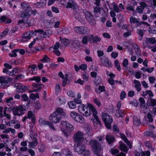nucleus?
<instances>
[{
    "label": "nucleus",
    "mask_w": 156,
    "mask_h": 156,
    "mask_svg": "<svg viewBox=\"0 0 156 156\" xmlns=\"http://www.w3.org/2000/svg\"><path fill=\"white\" fill-rule=\"evenodd\" d=\"M87 107L88 108L89 110L85 111V109L86 108V106L83 104H80L78 107L79 112L83 115L86 116H90L91 114V112H92L96 122V123L94 119H91L94 125L95 126H97L98 123L101 125V123L97 116L98 113L95 108L92 104L89 103L87 104Z\"/></svg>",
    "instance_id": "nucleus-1"
},
{
    "label": "nucleus",
    "mask_w": 156,
    "mask_h": 156,
    "mask_svg": "<svg viewBox=\"0 0 156 156\" xmlns=\"http://www.w3.org/2000/svg\"><path fill=\"white\" fill-rule=\"evenodd\" d=\"M89 143L93 150L94 156H102L101 152L103 150V148H101L100 144L98 141L91 140L89 141Z\"/></svg>",
    "instance_id": "nucleus-2"
},
{
    "label": "nucleus",
    "mask_w": 156,
    "mask_h": 156,
    "mask_svg": "<svg viewBox=\"0 0 156 156\" xmlns=\"http://www.w3.org/2000/svg\"><path fill=\"white\" fill-rule=\"evenodd\" d=\"M61 124L62 126L61 130L64 136L66 137L68 136V135L66 131L71 132L74 129L73 126L66 121H61Z\"/></svg>",
    "instance_id": "nucleus-3"
},
{
    "label": "nucleus",
    "mask_w": 156,
    "mask_h": 156,
    "mask_svg": "<svg viewBox=\"0 0 156 156\" xmlns=\"http://www.w3.org/2000/svg\"><path fill=\"white\" fill-rule=\"evenodd\" d=\"M101 118L105 123L107 128L108 129L111 128V124L113 120L112 117L105 113H102Z\"/></svg>",
    "instance_id": "nucleus-4"
},
{
    "label": "nucleus",
    "mask_w": 156,
    "mask_h": 156,
    "mask_svg": "<svg viewBox=\"0 0 156 156\" xmlns=\"http://www.w3.org/2000/svg\"><path fill=\"white\" fill-rule=\"evenodd\" d=\"M61 119V117L60 115L55 112L52 113L49 117L50 122L54 124L58 123Z\"/></svg>",
    "instance_id": "nucleus-5"
},
{
    "label": "nucleus",
    "mask_w": 156,
    "mask_h": 156,
    "mask_svg": "<svg viewBox=\"0 0 156 156\" xmlns=\"http://www.w3.org/2000/svg\"><path fill=\"white\" fill-rule=\"evenodd\" d=\"M24 107V106L20 105L13 108L12 110L13 114L15 116H20L25 110Z\"/></svg>",
    "instance_id": "nucleus-6"
},
{
    "label": "nucleus",
    "mask_w": 156,
    "mask_h": 156,
    "mask_svg": "<svg viewBox=\"0 0 156 156\" xmlns=\"http://www.w3.org/2000/svg\"><path fill=\"white\" fill-rule=\"evenodd\" d=\"M112 63L110 62L108 58L106 57H101L100 58V65L108 67H112Z\"/></svg>",
    "instance_id": "nucleus-7"
},
{
    "label": "nucleus",
    "mask_w": 156,
    "mask_h": 156,
    "mask_svg": "<svg viewBox=\"0 0 156 156\" xmlns=\"http://www.w3.org/2000/svg\"><path fill=\"white\" fill-rule=\"evenodd\" d=\"M73 139L75 142L79 143L84 139L83 133L80 131H78L74 135Z\"/></svg>",
    "instance_id": "nucleus-8"
},
{
    "label": "nucleus",
    "mask_w": 156,
    "mask_h": 156,
    "mask_svg": "<svg viewBox=\"0 0 156 156\" xmlns=\"http://www.w3.org/2000/svg\"><path fill=\"white\" fill-rule=\"evenodd\" d=\"M74 30L78 34H85L88 32V29L84 27H76L74 29Z\"/></svg>",
    "instance_id": "nucleus-9"
},
{
    "label": "nucleus",
    "mask_w": 156,
    "mask_h": 156,
    "mask_svg": "<svg viewBox=\"0 0 156 156\" xmlns=\"http://www.w3.org/2000/svg\"><path fill=\"white\" fill-rule=\"evenodd\" d=\"M11 80L10 78L6 76H0V83L2 86L7 85Z\"/></svg>",
    "instance_id": "nucleus-10"
},
{
    "label": "nucleus",
    "mask_w": 156,
    "mask_h": 156,
    "mask_svg": "<svg viewBox=\"0 0 156 156\" xmlns=\"http://www.w3.org/2000/svg\"><path fill=\"white\" fill-rule=\"evenodd\" d=\"M140 6L137 7L136 8V11L140 14H142L144 8L147 7V5L144 2H140Z\"/></svg>",
    "instance_id": "nucleus-11"
},
{
    "label": "nucleus",
    "mask_w": 156,
    "mask_h": 156,
    "mask_svg": "<svg viewBox=\"0 0 156 156\" xmlns=\"http://www.w3.org/2000/svg\"><path fill=\"white\" fill-rule=\"evenodd\" d=\"M30 141H28L29 143L28 147L30 148H33L36 146L38 144L37 139L35 137L31 138Z\"/></svg>",
    "instance_id": "nucleus-12"
},
{
    "label": "nucleus",
    "mask_w": 156,
    "mask_h": 156,
    "mask_svg": "<svg viewBox=\"0 0 156 156\" xmlns=\"http://www.w3.org/2000/svg\"><path fill=\"white\" fill-rule=\"evenodd\" d=\"M66 7L67 8H70L73 9L75 11H77L78 7L76 3L73 0H69L67 2Z\"/></svg>",
    "instance_id": "nucleus-13"
},
{
    "label": "nucleus",
    "mask_w": 156,
    "mask_h": 156,
    "mask_svg": "<svg viewBox=\"0 0 156 156\" xmlns=\"http://www.w3.org/2000/svg\"><path fill=\"white\" fill-rule=\"evenodd\" d=\"M75 146V150L79 154H82L85 150V146L84 145L80 144Z\"/></svg>",
    "instance_id": "nucleus-14"
},
{
    "label": "nucleus",
    "mask_w": 156,
    "mask_h": 156,
    "mask_svg": "<svg viewBox=\"0 0 156 156\" xmlns=\"http://www.w3.org/2000/svg\"><path fill=\"white\" fill-rule=\"evenodd\" d=\"M33 34V33L31 32L27 31L24 34H23L21 36L23 39L24 41H27L30 39Z\"/></svg>",
    "instance_id": "nucleus-15"
},
{
    "label": "nucleus",
    "mask_w": 156,
    "mask_h": 156,
    "mask_svg": "<svg viewBox=\"0 0 156 156\" xmlns=\"http://www.w3.org/2000/svg\"><path fill=\"white\" fill-rule=\"evenodd\" d=\"M120 136L121 138L127 144L129 148L131 149L132 147V143L128 140L124 134H121Z\"/></svg>",
    "instance_id": "nucleus-16"
},
{
    "label": "nucleus",
    "mask_w": 156,
    "mask_h": 156,
    "mask_svg": "<svg viewBox=\"0 0 156 156\" xmlns=\"http://www.w3.org/2000/svg\"><path fill=\"white\" fill-rule=\"evenodd\" d=\"M120 143L119 149L121 151L127 153L128 151V148L126 145L124 143L120 142Z\"/></svg>",
    "instance_id": "nucleus-17"
},
{
    "label": "nucleus",
    "mask_w": 156,
    "mask_h": 156,
    "mask_svg": "<svg viewBox=\"0 0 156 156\" xmlns=\"http://www.w3.org/2000/svg\"><path fill=\"white\" fill-rule=\"evenodd\" d=\"M54 112H56L58 114L60 115L61 116H62L63 117L64 116V117L66 116V115L64 111V110L62 108L58 107L56 109L55 111Z\"/></svg>",
    "instance_id": "nucleus-18"
},
{
    "label": "nucleus",
    "mask_w": 156,
    "mask_h": 156,
    "mask_svg": "<svg viewBox=\"0 0 156 156\" xmlns=\"http://www.w3.org/2000/svg\"><path fill=\"white\" fill-rule=\"evenodd\" d=\"M46 3V0H41L39 2H37L34 5L37 8H41L45 6Z\"/></svg>",
    "instance_id": "nucleus-19"
},
{
    "label": "nucleus",
    "mask_w": 156,
    "mask_h": 156,
    "mask_svg": "<svg viewBox=\"0 0 156 156\" xmlns=\"http://www.w3.org/2000/svg\"><path fill=\"white\" fill-rule=\"evenodd\" d=\"M31 8H30V10L27 9L24 10L21 14V17L23 18L30 16H31Z\"/></svg>",
    "instance_id": "nucleus-20"
},
{
    "label": "nucleus",
    "mask_w": 156,
    "mask_h": 156,
    "mask_svg": "<svg viewBox=\"0 0 156 156\" xmlns=\"http://www.w3.org/2000/svg\"><path fill=\"white\" fill-rule=\"evenodd\" d=\"M106 140L109 144L113 143L115 140L114 136L111 135H107L106 136Z\"/></svg>",
    "instance_id": "nucleus-21"
},
{
    "label": "nucleus",
    "mask_w": 156,
    "mask_h": 156,
    "mask_svg": "<svg viewBox=\"0 0 156 156\" xmlns=\"http://www.w3.org/2000/svg\"><path fill=\"white\" fill-rule=\"evenodd\" d=\"M89 41L90 42H91V40H92L93 42H99L101 40V38L98 36L94 37L93 35H91L89 36Z\"/></svg>",
    "instance_id": "nucleus-22"
},
{
    "label": "nucleus",
    "mask_w": 156,
    "mask_h": 156,
    "mask_svg": "<svg viewBox=\"0 0 156 156\" xmlns=\"http://www.w3.org/2000/svg\"><path fill=\"white\" fill-rule=\"evenodd\" d=\"M133 83L135 84V87L138 92L140 91L141 89V85L139 80H134Z\"/></svg>",
    "instance_id": "nucleus-23"
},
{
    "label": "nucleus",
    "mask_w": 156,
    "mask_h": 156,
    "mask_svg": "<svg viewBox=\"0 0 156 156\" xmlns=\"http://www.w3.org/2000/svg\"><path fill=\"white\" fill-rule=\"evenodd\" d=\"M43 86V84H38L36 83H34L33 84V87L34 88H36L34 90H33L31 91V92L34 91H38L40 90L41 87V86Z\"/></svg>",
    "instance_id": "nucleus-24"
},
{
    "label": "nucleus",
    "mask_w": 156,
    "mask_h": 156,
    "mask_svg": "<svg viewBox=\"0 0 156 156\" xmlns=\"http://www.w3.org/2000/svg\"><path fill=\"white\" fill-rule=\"evenodd\" d=\"M20 6H21V9L24 10L27 9L30 10V8H31L30 6L29 5L25 2L21 3Z\"/></svg>",
    "instance_id": "nucleus-25"
},
{
    "label": "nucleus",
    "mask_w": 156,
    "mask_h": 156,
    "mask_svg": "<svg viewBox=\"0 0 156 156\" xmlns=\"http://www.w3.org/2000/svg\"><path fill=\"white\" fill-rule=\"evenodd\" d=\"M146 42H146V44L144 43V44L145 45H147V44H148V43L151 44H154L156 43V40L154 37L147 38H146Z\"/></svg>",
    "instance_id": "nucleus-26"
},
{
    "label": "nucleus",
    "mask_w": 156,
    "mask_h": 156,
    "mask_svg": "<svg viewBox=\"0 0 156 156\" xmlns=\"http://www.w3.org/2000/svg\"><path fill=\"white\" fill-rule=\"evenodd\" d=\"M72 45L74 48L76 49H78L80 46V43L77 40H74L73 42Z\"/></svg>",
    "instance_id": "nucleus-27"
},
{
    "label": "nucleus",
    "mask_w": 156,
    "mask_h": 156,
    "mask_svg": "<svg viewBox=\"0 0 156 156\" xmlns=\"http://www.w3.org/2000/svg\"><path fill=\"white\" fill-rule=\"evenodd\" d=\"M28 88L26 86L22 85V84L20 86V87L18 90V93H23L28 90Z\"/></svg>",
    "instance_id": "nucleus-28"
},
{
    "label": "nucleus",
    "mask_w": 156,
    "mask_h": 156,
    "mask_svg": "<svg viewBox=\"0 0 156 156\" xmlns=\"http://www.w3.org/2000/svg\"><path fill=\"white\" fill-rule=\"evenodd\" d=\"M75 120L81 123H83L85 122V120L83 117L79 114L77 115Z\"/></svg>",
    "instance_id": "nucleus-29"
},
{
    "label": "nucleus",
    "mask_w": 156,
    "mask_h": 156,
    "mask_svg": "<svg viewBox=\"0 0 156 156\" xmlns=\"http://www.w3.org/2000/svg\"><path fill=\"white\" fill-rule=\"evenodd\" d=\"M133 124L136 126H139L141 124L140 119L138 118L136 116H134V117Z\"/></svg>",
    "instance_id": "nucleus-30"
},
{
    "label": "nucleus",
    "mask_w": 156,
    "mask_h": 156,
    "mask_svg": "<svg viewBox=\"0 0 156 156\" xmlns=\"http://www.w3.org/2000/svg\"><path fill=\"white\" fill-rule=\"evenodd\" d=\"M143 46L144 48L147 47L149 49H151V51L154 52H156V47L151 46L150 44L147 45L144 44V43H143Z\"/></svg>",
    "instance_id": "nucleus-31"
},
{
    "label": "nucleus",
    "mask_w": 156,
    "mask_h": 156,
    "mask_svg": "<svg viewBox=\"0 0 156 156\" xmlns=\"http://www.w3.org/2000/svg\"><path fill=\"white\" fill-rule=\"evenodd\" d=\"M86 17L87 20L90 22L93 21L94 20L93 16L91 15V13L89 12H87L86 14Z\"/></svg>",
    "instance_id": "nucleus-32"
},
{
    "label": "nucleus",
    "mask_w": 156,
    "mask_h": 156,
    "mask_svg": "<svg viewBox=\"0 0 156 156\" xmlns=\"http://www.w3.org/2000/svg\"><path fill=\"white\" fill-rule=\"evenodd\" d=\"M69 107L71 109H74L76 107V102L74 101H72L68 102Z\"/></svg>",
    "instance_id": "nucleus-33"
},
{
    "label": "nucleus",
    "mask_w": 156,
    "mask_h": 156,
    "mask_svg": "<svg viewBox=\"0 0 156 156\" xmlns=\"http://www.w3.org/2000/svg\"><path fill=\"white\" fill-rule=\"evenodd\" d=\"M40 124L41 125H48L49 123V122L46 121L45 120L42 118L40 119L39 120Z\"/></svg>",
    "instance_id": "nucleus-34"
},
{
    "label": "nucleus",
    "mask_w": 156,
    "mask_h": 156,
    "mask_svg": "<svg viewBox=\"0 0 156 156\" xmlns=\"http://www.w3.org/2000/svg\"><path fill=\"white\" fill-rule=\"evenodd\" d=\"M20 72V70L18 68H14L11 71V76L15 75L16 74L19 73Z\"/></svg>",
    "instance_id": "nucleus-35"
},
{
    "label": "nucleus",
    "mask_w": 156,
    "mask_h": 156,
    "mask_svg": "<svg viewBox=\"0 0 156 156\" xmlns=\"http://www.w3.org/2000/svg\"><path fill=\"white\" fill-rule=\"evenodd\" d=\"M34 108L37 110H39L41 107V105L38 101L35 102L34 105Z\"/></svg>",
    "instance_id": "nucleus-36"
},
{
    "label": "nucleus",
    "mask_w": 156,
    "mask_h": 156,
    "mask_svg": "<svg viewBox=\"0 0 156 156\" xmlns=\"http://www.w3.org/2000/svg\"><path fill=\"white\" fill-rule=\"evenodd\" d=\"M51 34V31L50 30H46L44 32L43 35L44 37L46 38L47 37H49Z\"/></svg>",
    "instance_id": "nucleus-37"
},
{
    "label": "nucleus",
    "mask_w": 156,
    "mask_h": 156,
    "mask_svg": "<svg viewBox=\"0 0 156 156\" xmlns=\"http://www.w3.org/2000/svg\"><path fill=\"white\" fill-rule=\"evenodd\" d=\"M138 22V20L135 17H131L129 18L130 23H136Z\"/></svg>",
    "instance_id": "nucleus-38"
},
{
    "label": "nucleus",
    "mask_w": 156,
    "mask_h": 156,
    "mask_svg": "<svg viewBox=\"0 0 156 156\" xmlns=\"http://www.w3.org/2000/svg\"><path fill=\"white\" fill-rule=\"evenodd\" d=\"M113 5V9L114 11L116 13H118L120 11V9H119V6L116 5L114 2L112 3Z\"/></svg>",
    "instance_id": "nucleus-39"
},
{
    "label": "nucleus",
    "mask_w": 156,
    "mask_h": 156,
    "mask_svg": "<svg viewBox=\"0 0 156 156\" xmlns=\"http://www.w3.org/2000/svg\"><path fill=\"white\" fill-rule=\"evenodd\" d=\"M116 112L119 115L118 117H122L125 115V114L124 113V111H122L120 109H117Z\"/></svg>",
    "instance_id": "nucleus-40"
},
{
    "label": "nucleus",
    "mask_w": 156,
    "mask_h": 156,
    "mask_svg": "<svg viewBox=\"0 0 156 156\" xmlns=\"http://www.w3.org/2000/svg\"><path fill=\"white\" fill-rule=\"evenodd\" d=\"M61 43L66 46L69 45L70 44L69 40L66 38L61 40Z\"/></svg>",
    "instance_id": "nucleus-41"
},
{
    "label": "nucleus",
    "mask_w": 156,
    "mask_h": 156,
    "mask_svg": "<svg viewBox=\"0 0 156 156\" xmlns=\"http://www.w3.org/2000/svg\"><path fill=\"white\" fill-rule=\"evenodd\" d=\"M150 105L152 107H154L156 105V99L153 98H150Z\"/></svg>",
    "instance_id": "nucleus-42"
},
{
    "label": "nucleus",
    "mask_w": 156,
    "mask_h": 156,
    "mask_svg": "<svg viewBox=\"0 0 156 156\" xmlns=\"http://www.w3.org/2000/svg\"><path fill=\"white\" fill-rule=\"evenodd\" d=\"M114 65L115 67L117 68V69L119 71L121 70V69L120 64L119 62V61L117 59H116L114 62Z\"/></svg>",
    "instance_id": "nucleus-43"
},
{
    "label": "nucleus",
    "mask_w": 156,
    "mask_h": 156,
    "mask_svg": "<svg viewBox=\"0 0 156 156\" xmlns=\"http://www.w3.org/2000/svg\"><path fill=\"white\" fill-rule=\"evenodd\" d=\"M40 77L38 76H35L29 79L30 81L34 80L37 83H39L41 80Z\"/></svg>",
    "instance_id": "nucleus-44"
},
{
    "label": "nucleus",
    "mask_w": 156,
    "mask_h": 156,
    "mask_svg": "<svg viewBox=\"0 0 156 156\" xmlns=\"http://www.w3.org/2000/svg\"><path fill=\"white\" fill-rule=\"evenodd\" d=\"M28 118L33 120L34 118V115L31 111H28L27 113Z\"/></svg>",
    "instance_id": "nucleus-45"
},
{
    "label": "nucleus",
    "mask_w": 156,
    "mask_h": 156,
    "mask_svg": "<svg viewBox=\"0 0 156 156\" xmlns=\"http://www.w3.org/2000/svg\"><path fill=\"white\" fill-rule=\"evenodd\" d=\"M126 9L128 11H131L132 12H134L135 11L134 9V7L132 5L129 4L127 5Z\"/></svg>",
    "instance_id": "nucleus-46"
},
{
    "label": "nucleus",
    "mask_w": 156,
    "mask_h": 156,
    "mask_svg": "<svg viewBox=\"0 0 156 156\" xmlns=\"http://www.w3.org/2000/svg\"><path fill=\"white\" fill-rule=\"evenodd\" d=\"M99 91L96 90V92L97 93H100L101 92L105 91V87L104 86H100L98 87Z\"/></svg>",
    "instance_id": "nucleus-47"
},
{
    "label": "nucleus",
    "mask_w": 156,
    "mask_h": 156,
    "mask_svg": "<svg viewBox=\"0 0 156 156\" xmlns=\"http://www.w3.org/2000/svg\"><path fill=\"white\" fill-rule=\"evenodd\" d=\"M17 50L16 49L12 51L11 53L9 54V56L11 57H16L17 56L16 52H17Z\"/></svg>",
    "instance_id": "nucleus-48"
},
{
    "label": "nucleus",
    "mask_w": 156,
    "mask_h": 156,
    "mask_svg": "<svg viewBox=\"0 0 156 156\" xmlns=\"http://www.w3.org/2000/svg\"><path fill=\"white\" fill-rule=\"evenodd\" d=\"M94 82L96 85H98L101 83V79L100 78H97L94 79Z\"/></svg>",
    "instance_id": "nucleus-49"
},
{
    "label": "nucleus",
    "mask_w": 156,
    "mask_h": 156,
    "mask_svg": "<svg viewBox=\"0 0 156 156\" xmlns=\"http://www.w3.org/2000/svg\"><path fill=\"white\" fill-rule=\"evenodd\" d=\"M36 66L35 65H33L30 67L28 69L29 71L32 74H33V71H35V69L36 68Z\"/></svg>",
    "instance_id": "nucleus-50"
},
{
    "label": "nucleus",
    "mask_w": 156,
    "mask_h": 156,
    "mask_svg": "<svg viewBox=\"0 0 156 156\" xmlns=\"http://www.w3.org/2000/svg\"><path fill=\"white\" fill-rule=\"evenodd\" d=\"M89 36H84L83 38L82 42L84 44H86L87 43L88 40L89 41Z\"/></svg>",
    "instance_id": "nucleus-51"
},
{
    "label": "nucleus",
    "mask_w": 156,
    "mask_h": 156,
    "mask_svg": "<svg viewBox=\"0 0 156 156\" xmlns=\"http://www.w3.org/2000/svg\"><path fill=\"white\" fill-rule=\"evenodd\" d=\"M30 98L32 99H35L36 98H39V96L38 94L37 93L36 94H31L30 95Z\"/></svg>",
    "instance_id": "nucleus-52"
},
{
    "label": "nucleus",
    "mask_w": 156,
    "mask_h": 156,
    "mask_svg": "<svg viewBox=\"0 0 156 156\" xmlns=\"http://www.w3.org/2000/svg\"><path fill=\"white\" fill-rule=\"evenodd\" d=\"M94 13H100L101 11V8L99 6H94Z\"/></svg>",
    "instance_id": "nucleus-53"
},
{
    "label": "nucleus",
    "mask_w": 156,
    "mask_h": 156,
    "mask_svg": "<svg viewBox=\"0 0 156 156\" xmlns=\"http://www.w3.org/2000/svg\"><path fill=\"white\" fill-rule=\"evenodd\" d=\"M78 114V113L74 111H73L70 112V115L75 120Z\"/></svg>",
    "instance_id": "nucleus-54"
},
{
    "label": "nucleus",
    "mask_w": 156,
    "mask_h": 156,
    "mask_svg": "<svg viewBox=\"0 0 156 156\" xmlns=\"http://www.w3.org/2000/svg\"><path fill=\"white\" fill-rule=\"evenodd\" d=\"M22 100L24 101H28L29 98L26 94H23L21 96Z\"/></svg>",
    "instance_id": "nucleus-55"
},
{
    "label": "nucleus",
    "mask_w": 156,
    "mask_h": 156,
    "mask_svg": "<svg viewBox=\"0 0 156 156\" xmlns=\"http://www.w3.org/2000/svg\"><path fill=\"white\" fill-rule=\"evenodd\" d=\"M17 122V121L14 119L11 120L8 123L9 126H12Z\"/></svg>",
    "instance_id": "nucleus-56"
},
{
    "label": "nucleus",
    "mask_w": 156,
    "mask_h": 156,
    "mask_svg": "<svg viewBox=\"0 0 156 156\" xmlns=\"http://www.w3.org/2000/svg\"><path fill=\"white\" fill-rule=\"evenodd\" d=\"M137 33L141 37H143L144 34V32L143 30L140 29H137Z\"/></svg>",
    "instance_id": "nucleus-57"
},
{
    "label": "nucleus",
    "mask_w": 156,
    "mask_h": 156,
    "mask_svg": "<svg viewBox=\"0 0 156 156\" xmlns=\"http://www.w3.org/2000/svg\"><path fill=\"white\" fill-rule=\"evenodd\" d=\"M136 50H137L136 51V56L138 57L141 56L142 55L140 48L139 47H137Z\"/></svg>",
    "instance_id": "nucleus-58"
},
{
    "label": "nucleus",
    "mask_w": 156,
    "mask_h": 156,
    "mask_svg": "<svg viewBox=\"0 0 156 156\" xmlns=\"http://www.w3.org/2000/svg\"><path fill=\"white\" fill-rule=\"evenodd\" d=\"M28 26H34V20L33 19H30L27 23Z\"/></svg>",
    "instance_id": "nucleus-59"
},
{
    "label": "nucleus",
    "mask_w": 156,
    "mask_h": 156,
    "mask_svg": "<svg viewBox=\"0 0 156 156\" xmlns=\"http://www.w3.org/2000/svg\"><path fill=\"white\" fill-rule=\"evenodd\" d=\"M93 101L98 107L100 106L101 105L100 101L97 98L94 99Z\"/></svg>",
    "instance_id": "nucleus-60"
},
{
    "label": "nucleus",
    "mask_w": 156,
    "mask_h": 156,
    "mask_svg": "<svg viewBox=\"0 0 156 156\" xmlns=\"http://www.w3.org/2000/svg\"><path fill=\"white\" fill-rule=\"evenodd\" d=\"M147 117L148 119V121L149 122H151L153 121V118L152 117L151 115L149 113H148L147 114Z\"/></svg>",
    "instance_id": "nucleus-61"
},
{
    "label": "nucleus",
    "mask_w": 156,
    "mask_h": 156,
    "mask_svg": "<svg viewBox=\"0 0 156 156\" xmlns=\"http://www.w3.org/2000/svg\"><path fill=\"white\" fill-rule=\"evenodd\" d=\"M3 72L4 73L8 74L9 76H11V71H10L6 68H4L3 70Z\"/></svg>",
    "instance_id": "nucleus-62"
},
{
    "label": "nucleus",
    "mask_w": 156,
    "mask_h": 156,
    "mask_svg": "<svg viewBox=\"0 0 156 156\" xmlns=\"http://www.w3.org/2000/svg\"><path fill=\"white\" fill-rule=\"evenodd\" d=\"M139 100L140 102V105L145 106V100L144 98L142 97L140 98Z\"/></svg>",
    "instance_id": "nucleus-63"
},
{
    "label": "nucleus",
    "mask_w": 156,
    "mask_h": 156,
    "mask_svg": "<svg viewBox=\"0 0 156 156\" xmlns=\"http://www.w3.org/2000/svg\"><path fill=\"white\" fill-rule=\"evenodd\" d=\"M109 151L112 154H115L119 152L118 150L115 149H112L110 150Z\"/></svg>",
    "instance_id": "nucleus-64"
}]
</instances>
